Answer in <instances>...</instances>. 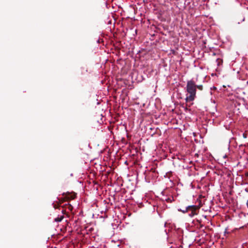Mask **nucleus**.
<instances>
[{
  "label": "nucleus",
  "instance_id": "f257e3e1",
  "mask_svg": "<svg viewBox=\"0 0 248 248\" xmlns=\"http://www.w3.org/2000/svg\"><path fill=\"white\" fill-rule=\"evenodd\" d=\"M186 91L189 93L186 98V102L193 101L196 97V85L194 81L191 80L187 82Z\"/></svg>",
  "mask_w": 248,
  "mask_h": 248
},
{
  "label": "nucleus",
  "instance_id": "f03ea898",
  "mask_svg": "<svg viewBox=\"0 0 248 248\" xmlns=\"http://www.w3.org/2000/svg\"><path fill=\"white\" fill-rule=\"evenodd\" d=\"M198 209L196 205H190L188 206L186 208V211H183V213H185L186 212H188L190 211L191 213L189 214V216L191 217H193L195 215L196 213V211Z\"/></svg>",
  "mask_w": 248,
  "mask_h": 248
},
{
  "label": "nucleus",
  "instance_id": "7ed1b4c3",
  "mask_svg": "<svg viewBox=\"0 0 248 248\" xmlns=\"http://www.w3.org/2000/svg\"><path fill=\"white\" fill-rule=\"evenodd\" d=\"M63 196L65 195V199L66 200L69 201L70 200L74 199L76 197V194L75 193H69L67 192L66 193H63L62 194Z\"/></svg>",
  "mask_w": 248,
  "mask_h": 248
},
{
  "label": "nucleus",
  "instance_id": "20e7f679",
  "mask_svg": "<svg viewBox=\"0 0 248 248\" xmlns=\"http://www.w3.org/2000/svg\"><path fill=\"white\" fill-rule=\"evenodd\" d=\"M244 20L245 17L242 15L238 16L234 18V22L237 24H240Z\"/></svg>",
  "mask_w": 248,
  "mask_h": 248
},
{
  "label": "nucleus",
  "instance_id": "39448f33",
  "mask_svg": "<svg viewBox=\"0 0 248 248\" xmlns=\"http://www.w3.org/2000/svg\"><path fill=\"white\" fill-rule=\"evenodd\" d=\"M62 207L63 208L67 209L70 211H72L73 208V206L70 204H65L64 205L62 206Z\"/></svg>",
  "mask_w": 248,
  "mask_h": 248
},
{
  "label": "nucleus",
  "instance_id": "423d86ee",
  "mask_svg": "<svg viewBox=\"0 0 248 248\" xmlns=\"http://www.w3.org/2000/svg\"><path fill=\"white\" fill-rule=\"evenodd\" d=\"M59 202H58V205L59 206H60V205L64 201H67L65 199V196L63 198H61L60 199H58Z\"/></svg>",
  "mask_w": 248,
  "mask_h": 248
},
{
  "label": "nucleus",
  "instance_id": "0eeeda50",
  "mask_svg": "<svg viewBox=\"0 0 248 248\" xmlns=\"http://www.w3.org/2000/svg\"><path fill=\"white\" fill-rule=\"evenodd\" d=\"M63 218V216H61L60 217H58L54 219L55 221L56 222H61Z\"/></svg>",
  "mask_w": 248,
  "mask_h": 248
},
{
  "label": "nucleus",
  "instance_id": "6e6552de",
  "mask_svg": "<svg viewBox=\"0 0 248 248\" xmlns=\"http://www.w3.org/2000/svg\"><path fill=\"white\" fill-rule=\"evenodd\" d=\"M196 89H198L199 90L202 91L203 90V86L202 85H196Z\"/></svg>",
  "mask_w": 248,
  "mask_h": 248
},
{
  "label": "nucleus",
  "instance_id": "1a4fd4ad",
  "mask_svg": "<svg viewBox=\"0 0 248 248\" xmlns=\"http://www.w3.org/2000/svg\"><path fill=\"white\" fill-rule=\"evenodd\" d=\"M53 207L55 209L59 208L60 206L58 205V202H57L56 203H53Z\"/></svg>",
  "mask_w": 248,
  "mask_h": 248
},
{
  "label": "nucleus",
  "instance_id": "9d476101",
  "mask_svg": "<svg viewBox=\"0 0 248 248\" xmlns=\"http://www.w3.org/2000/svg\"><path fill=\"white\" fill-rule=\"evenodd\" d=\"M62 212L63 214H66V212L65 211V209H63L62 211Z\"/></svg>",
  "mask_w": 248,
  "mask_h": 248
},
{
  "label": "nucleus",
  "instance_id": "9b49d317",
  "mask_svg": "<svg viewBox=\"0 0 248 248\" xmlns=\"http://www.w3.org/2000/svg\"><path fill=\"white\" fill-rule=\"evenodd\" d=\"M81 69H83V70H85L86 72H87V69L86 68L82 67Z\"/></svg>",
  "mask_w": 248,
  "mask_h": 248
},
{
  "label": "nucleus",
  "instance_id": "f8f14e48",
  "mask_svg": "<svg viewBox=\"0 0 248 248\" xmlns=\"http://www.w3.org/2000/svg\"><path fill=\"white\" fill-rule=\"evenodd\" d=\"M245 175L248 177V171L245 173Z\"/></svg>",
  "mask_w": 248,
  "mask_h": 248
},
{
  "label": "nucleus",
  "instance_id": "ddd939ff",
  "mask_svg": "<svg viewBox=\"0 0 248 248\" xmlns=\"http://www.w3.org/2000/svg\"><path fill=\"white\" fill-rule=\"evenodd\" d=\"M85 72H81V74H85Z\"/></svg>",
  "mask_w": 248,
  "mask_h": 248
}]
</instances>
